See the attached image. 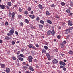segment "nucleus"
<instances>
[{
	"instance_id": "obj_17",
	"label": "nucleus",
	"mask_w": 73,
	"mask_h": 73,
	"mask_svg": "<svg viewBox=\"0 0 73 73\" xmlns=\"http://www.w3.org/2000/svg\"><path fill=\"white\" fill-rule=\"evenodd\" d=\"M15 12H13L11 13L12 17H15Z\"/></svg>"
},
{
	"instance_id": "obj_30",
	"label": "nucleus",
	"mask_w": 73,
	"mask_h": 73,
	"mask_svg": "<svg viewBox=\"0 0 73 73\" xmlns=\"http://www.w3.org/2000/svg\"><path fill=\"white\" fill-rule=\"evenodd\" d=\"M39 27L40 28H42L43 27V25H40Z\"/></svg>"
},
{
	"instance_id": "obj_15",
	"label": "nucleus",
	"mask_w": 73,
	"mask_h": 73,
	"mask_svg": "<svg viewBox=\"0 0 73 73\" xmlns=\"http://www.w3.org/2000/svg\"><path fill=\"white\" fill-rule=\"evenodd\" d=\"M46 15L47 16H50L51 15V14L48 11H46Z\"/></svg>"
},
{
	"instance_id": "obj_26",
	"label": "nucleus",
	"mask_w": 73,
	"mask_h": 73,
	"mask_svg": "<svg viewBox=\"0 0 73 73\" xmlns=\"http://www.w3.org/2000/svg\"><path fill=\"white\" fill-rule=\"evenodd\" d=\"M24 14H25V15H27V14H28V11H25L24 12Z\"/></svg>"
},
{
	"instance_id": "obj_40",
	"label": "nucleus",
	"mask_w": 73,
	"mask_h": 73,
	"mask_svg": "<svg viewBox=\"0 0 73 73\" xmlns=\"http://www.w3.org/2000/svg\"><path fill=\"white\" fill-rule=\"evenodd\" d=\"M70 6L71 7H73V2H71L70 3Z\"/></svg>"
},
{
	"instance_id": "obj_60",
	"label": "nucleus",
	"mask_w": 73,
	"mask_h": 73,
	"mask_svg": "<svg viewBox=\"0 0 73 73\" xmlns=\"http://www.w3.org/2000/svg\"><path fill=\"white\" fill-rule=\"evenodd\" d=\"M0 43L1 44V43H3V41L1 40H0Z\"/></svg>"
},
{
	"instance_id": "obj_12",
	"label": "nucleus",
	"mask_w": 73,
	"mask_h": 73,
	"mask_svg": "<svg viewBox=\"0 0 73 73\" xmlns=\"http://www.w3.org/2000/svg\"><path fill=\"white\" fill-rule=\"evenodd\" d=\"M51 30H49L48 31L47 35L48 36H49V35H50V34H51Z\"/></svg>"
},
{
	"instance_id": "obj_36",
	"label": "nucleus",
	"mask_w": 73,
	"mask_h": 73,
	"mask_svg": "<svg viewBox=\"0 0 73 73\" xmlns=\"http://www.w3.org/2000/svg\"><path fill=\"white\" fill-rule=\"evenodd\" d=\"M25 21L26 23H29V21L27 19H25Z\"/></svg>"
},
{
	"instance_id": "obj_24",
	"label": "nucleus",
	"mask_w": 73,
	"mask_h": 73,
	"mask_svg": "<svg viewBox=\"0 0 73 73\" xmlns=\"http://www.w3.org/2000/svg\"><path fill=\"white\" fill-rule=\"evenodd\" d=\"M60 45L61 48H64V44L62 43H61L60 44Z\"/></svg>"
},
{
	"instance_id": "obj_7",
	"label": "nucleus",
	"mask_w": 73,
	"mask_h": 73,
	"mask_svg": "<svg viewBox=\"0 0 73 73\" xmlns=\"http://www.w3.org/2000/svg\"><path fill=\"white\" fill-rule=\"evenodd\" d=\"M17 57H18V59H19V60H20V61H23L24 60V58H23L20 57V56H19V55H18L17 56Z\"/></svg>"
},
{
	"instance_id": "obj_25",
	"label": "nucleus",
	"mask_w": 73,
	"mask_h": 73,
	"mask_svg": "<svg viewBox=\"0 0 73 73\" xmlns=\"http://www.w3.org/2000/svg\"><path fill=\"white\" fill-rule=\"evenodd\" d=\"M9 39H10L9 38L8 36H6L5 37V40H9Z\"/></svg>"
},
{
	"instance_id": "obj_3",
	"label": "nucleus",
	"mask_w": 73,
	"mask_h": 73,
	"mask_svg": "<svg viewBox=\"0 0 73 73\" xmlns=\"http://www.w3.org/2000/svg\"><path fill=\"white\" fill-rule=\"evenodd\" d=\"M52 62L53 64H57L58 63V61L56 59H54Z\"/></svg>"
},
{
	"instance_id": "obj_49",
	"label": "nucleus",
	"mask_w": 73,
	"mask_h": 73,
	"mask_svg": "<svg viewBox=\"0 0 73 73\" xmlns=\"http://www.w3.org/2000/svg\"><path fill=\"white\" fill-rule=\"evenodd\" d=\"M70 13L68 14V16H72V14H73V13Z\"/></svg>"
},
{
	"instance_id": "obj_13",
	"label": "nucleus",
	"mask_w": 73,
	"mask_h": 73,
	"mask_svg": "<svg viewBox=\"0 0 73 73\" xmlns=\"http://www.w3.org/2000/svg\"><path fill=\"white\" fill-rule=\"evenodd\" d=\"M29 17L31 19H33L35 18V16L33 15H29Z\"/></svg>"
},
{
	"instance_id": "obj_27",
	"label": "nucleus",
	"mask_w": 73,
	"mask_h": 73,
	"mask_svg": "<svg viewBox=\"0 0 73 73\" xmlns=\"http://www.w3.org/2000/svg\"><path fill=\"white\" fill-rule=\"evenodd\" d=\"M40 23L42 24H44V22L42 20L40 21Z\"/></svg>"
},
{
	"instance_id": "obj_29",
	"label": "nucleus",
	"mask_w": 73,
	"mask_h": 73,
	"mask_svg": "<svg viewBox=\"0 0 73 73\" xmlns=\"http://www.w3.org/2000/svg\"><path fill=\"white\" fill-rule=\"evenodd\" d=\"M44 48L45 49H46V50H47V49H48V46H44Z\"/></svg>"
},
{
	"instance_id": "obj_56",
	"label": "nucleus",
	"mask_w": 73,
	"mask_h": 73,
	"mask_svg": "<svg viewBox=\"0 0 73 73\" xmlns=\"http://www.w3.org/2000/svg\"><path fill=\"white\" fill-rule=\"evenodd\" d=\"M21 50L22 52H23L24 51V50L23 49H22Z\"/></svg>"
},
{
	"instance_id": "obj_50",
	"label": "nucleus",
	"mask_w": 73,
	"mask_h": 73,
	"mask_svg": "<svg viewBox=\"0 0 73 73\" xmlns=\"http://www.w3.org/2000/svg\"><path fill=\"white\" fill-rule=\"evenodd\" d=\"M73 27H70L69 28V30H70H70H72V29H73Z\"/></svg>"
},
{
	"instance_id": "obj_20",
	"label": "nucleus",
	"mask_w": 73,
	"mask_h": 73,
	"mask_svg": "<svg viewBox=\"0 0 73 73\" xmlns=\"http://www.w3.org/2000/svg\"><path fill=\"white\" fill-rule=\"evenodd\" d=\"M47 22L48 23H49V24H51L52 23V21H51L50 20H47Z\"/></svg>"
},
{
	"instance_id": "obj_61",
	"label": "nucleus",
	"mask_w": 73,
	"mask_h": 73,
	"mask_svg": "<svg viewBox=\"0 0 73 73\" xmlns=\"http://www.w3.org/2000/svg\"><path fill=\"white\" fill-rule=\"evenodd\" d=\"M6 8L8 9H9V7L8 6H7L6 7Z\"/></svg>"
},
{
	"instance_id": "obj_1",
	"label": "nucleus",
	"mask_w": 73,
	"mask_h": 73,
	"mask_svg": "<svg viewBox=\"0 0 73 73\" xmlns=\"http://www.w3.org/2000/svg\"><path fill=\"white\" fill-rule=\"evenodd\" d=\"M10 33H7V35L8 36H11V35H13L14 33V30L13 29V28H11L9 32Z\"/></svg>"
},
{
	"instance_id": "obj_47",
	"label": "nucleus",
	"mask_w": 73,
	"mask_h": 73,
	"mask_svg": "<svg viewBox=\"0 0 73 73\" xmlns=\"http://www.w3.org/2000/svg\"><path fill=\"white\" fill-rule=\"evenodd\" d=\"M20 53V51H19L17 52V55H19Z\"/></svg>"
},
{
	"instance_id": "obj_42",
	"label": "nucleus",
	"mask_w": 73,
	"mask_h": 73,
	"mask_svg": "<svg viewBox=\"0 0 73 73\" xmlns=\"http://www.w3.org/2000/svg\"><path fill=\"white\" fill-rule=\"evenodd\" d=\"M12 59L13 60H16V57H12Z\"/></svg>"
},
{
	"instance_id": "obj_19",
	"label": "nucleus",
	"mask_w": 73,
	"mask_h": 73,
	"mask_svg": "<svg viewBox=\"0 0 73 73\" xmlns=\"http://www.w3.org/2000/svg\"><path fill=\"white\" fill-rule=\"evenodd\" d=\"M7 5H8V6H11L12 5V4L10 2H9L7 3Z\"/></svg>"
},
{
	"instance_id": "obj_33",
	"label": "nucleus",
	"mask_w": 73,
	"mask_h": 73,
	"mask_svg": "<svg viewBox=\"0 0 73 73\" xmlns=\"http://www.w3.org/2000/svg\"><path fill=\"white\" fill-rule=\"evenodd\" d=\"M57 37L58 39H60V38H61V36L60 35H58L57 36Z\"/></svg>"
},
{
	"instance_id": "obj_52",
	"label": "nucleus",
	"mask_w": 73,
	"mask_h": 73,
	"mask_svg": "<svg viewBox=\"0 0 73 73\" xmlns=\"http://www.w3.org/2000/svg\"><path fill=\"white\" fill-rule=\"evenodd\" d=\"M63 70L64 71H66V68H63Z\"/></svg>"
},
{
	"instance_id": "obj_6",
	"label": "nucleus",
	"mask_w": 73,
	"mask_h": 73,
	"mask_svg": "<svg viewBox=\"0 0 73 73\" xmlns=\"http://www.w3.org/2000/svg\"><path fill=\"white\" fill-rule=\"evenodd\" d=\"M32 59H33V58L31 56H29V62H31L32 61Z\"/></svg>"
},
{
	"instance_id": "obj_58",
	"label": "nucleus",
	"mask_w": 73,
	"mask_h": 73,
	"mask_svg": "<svg viewBox=\"0 0 73 73\" xmlns=\"http://www.w3.org/2000/svg\"><path fill=\"white\" fill-rule=\"evenodd\" d=\"M61 56H62V57H63V56H64V54H61Z\"/></svg>"
},
{
	"instance_id": "obj_4",
	"label": "nucleus",
	"mask_w": 73,
	"mask_h": 73,
	"mask_svg": "<svg viewBox=\"0 0 73 73\" xmlns=\"http://www.w3.org/2000/svg\"><path fill=\"white\" fill-rule=\"evenodd\" d=\"M68 24L70 26H72L73 25V23H72V21L69 20L68 21Z\"/></svg>"
},
{
	"instance_id": "obj_48",
	"label": "nucleus",
	"mask_w": 73,
	"mask_h": 73,
	"mask_svg": "<svg viewBox=\"0 0 73 73\" xmlns=\"http://www.w3.org/2000/svg\"><path fill=\"white\" fill-rule=\"evenodd\" d=\"M22 17V16L21 15H18V18H21V17Z\"/></svg>"
},
{
	"instance_id": "obj_16",
	"label": "nucleus",
	"mask_w": 73,
	"mask_h": 73,
	"mask_svg": "<svg viewBox=\"0 0 73 73\" xmlns=\"http://www.w3.org/2000/svg\"><path fill=\"white\" fill-rule=\"evenodd\" d=\"M51 33L52 36H54V35L55 34V32L54 30H52L51 31Z\"/></svg>"
},
{
	"instance_id": "obj_18",
	"label": "nucleus",
	"mask_w": 73,
	"mask_h": 73,
	"mask_svg": "<svg viewBox=\"0 0 73 73\" xmlns=\"http://www.w3.org/2000/svg\"><path fill=\"white\" fill-rule=\"evenodd\" d=\"M1 68H5V64H1Z\"/></svg>"
},
{
	"instance_id": "obj_11",
	"label": "nucleus",
	"mask_w": 73,
	"mask_h": 73,
	"mask_svg": "<svg viewBox=\"0 0 73 73\" xmlns=\"http://www.w3.org/2000/svg\"><path fill=\"white\" fill-rule=\"evenodd\" d=\"M6 73H8L10 72V69L9 68H7L6 69Z\"/></svg>"
},
{
	"instance_id": "obj_45",
	"label": "nucleus",
	"mask_w": 73,
	"mask_h": 73,
	"mask_svg": "<svg viewBox=\"0 0 73 73\" xmlns=\"http://www.w3.org/2000/svg\"><path fill=\"white\" fill-rule=\"evenodd\" d=\"M55 18H56V19H59V18H60V17H59V16H57L55 17Z\"/></svg>"
},
{
	"instance_id": "obj_37",
	"label": "nucleus",
	"mask_w": 73,
	"mask_h": 73,
	"mask_svg": "<svg viewBox=\"0 0 73 73\" xmlns=\"http://www.w3.org/2000/svg\"><path fill=\"white\" fill-rule=\"evenodd\" d=\"M66 41L65 40H64V41L62 43L64 45L66 44Z\"/></svg>"
},
{
	"instance_id": "obj_9",
	"label": "nucleus",
	"mask_w": 73,
	"mask_h": 73,
	"mask_svg": "<svg viewBox=\"0 0 73 73\" xmlns=\"http://www.w3.org/2000/svg\"><path fill=\"white\" fill-rule=\"evenodd\" d=\"M70 32V30L68 29H67L65 30V34H68Z\"/></svg>"
},
{
	"instance_id": "obj_28",
	"label": "nucleus",
	"mask_w": 73,
	"mask_h": 73,
	"mask_svg": "<svg viewBox=\"0 0 73 73\" xmlns=\"http://www.w3.org/2000/svg\"><path fill=\"white\" fill-rule=\"evenodd\" d=\"M66 12L67 13H70V10L67 9V10H66Z\"/></svg>"
},
{
	"instance_id": "obj_5",
	"label": "nucleus",
	"mask_w": 73,
	"mask_h": 73,
	"mask_svg": "<svg viewBox=\"0 0 73 73\" xmlns=\"http://www.w3.org/2000/svg\"><path fill=\"white\" fill-rule=\"evenodd\" d=\"M46 54L48 60H50L51 58H50L49 54L48 53H47Z\"/></svg>"
},
{
	"instance_id": "obj_21",
	"label": "nucleus",
	"mask_w": 73,
	"mask_h": 73,
	"mask_svg": "<svg viewBox=\"0 0 73 73\" xmlns=\"http://www.w3.org/2000/svg\"><path fill=\"white\" fill-rule=\"evenodd\" d=\"M38 7L40 9H42V6L41 5L39 4L38 5Z\"/></svg>"
},
{
	"instance_id": "obj_8",
	"label": "nucleus",
	"mask_w": 73,
	"mask_h": 73,
	"mask_svg": "<svg viewBox=\"0 0 73 73\" xmlns=\"http://www.w3.org/2000/svg\"><path fill=\"white\" fill-rule=\"evenodd\" d=\"M60 65H63V66H65L66 65L65 62H62V61H61L60 62Z\"/></svg>"
},
{
	"instance_id": "obj_64",
	"label": "nucleus",
	"mask_w": 73,
	"mask_h": 73,
	"mask_svg": "<svg viewBox=\"0 0 73 73\" xmlns=\"http://www.w3.org/2000/svg\"><path fill=\"white\" fill-rule=\"evenodd\" d=\"M12 18H11V20H13V19H14V18H15V17H12Z\"/></svg>"
},
{
	"instance_id": "obj_38",
	"label": "nucleus",
	"mask_w": 73,
	"mask_h": 73,
	"mask_svg": "<svg viewBox=\"0 0 73 73\" xmlns=\"http://www.w3.org/2000/svg\"><path fill=\"white\" fill-rule=\"evenodd\" d=\"M31 10V8L30 7H29L28 9V11H30Z\"/></svg>"
},
{
	"instance_id": "obj_46",
	"label": "nucleus",
	"mask_w": 73,
	"mask_h": 73,
	"mask_svg": "<svg viewBox=\"0 0 73 73\" xmlns=\"http://www.w3.org/2000/svg\"><path fill=\"white\" fill-rule=\"evenodd\" d=\"M36 21H38V20H40V18L39 17H38L36 19Z\"/></svg>"
},
{
	"instance_id": "obj_55",
	"label": "nucleus",
	"mask_w": 73,
	"mask_h": 73,
	"mask_svg": "<svg viewBox=\"0 0 73 73\" xmlns=\"http://www.w3.org/2000/svg\"><path fill=\"white\" fill-rule=\"evenodd\" d=\"M36 46V47H37V48H38V47H39V45H38V44H36L35 45Z\"/></svg>"
},
{
	"instance_id": "obj_32",
	"label": "nucleus",
	"mask_w": 73,
	"mask_h": 73,
	"mask_svg": "<svg viewBox=\"0 0 73 73\" xmlns=\"http://www.w3.org/2000/svg\"><path fill=\"white\" fill-rule=\"evenodd\" d=\"M20 26H23L24 25V24L22 22H21L20 23Z\"/></svg>"
},
{
	"instance_id": "obj_10",
	"label": "nucleus",
	"mask_w": 73,
	"mask_h": 73,
	"mask_svg": "<svg viewBox=\"0 0 73 73\" xmlns=\"http://www.w3.org/2000/svg\"><path fill=\"white\" fill-rule=\"evenodd\" d=\"M0 7L1 9H4L5 8V5H0Z\"/></svg>"
},
{
	"instance_id": "obj_14",
	"label": "nucleus",
	"mask_w": 73,
	"mask_h": 73,
	"mask_svg": "<svg viewBox=\"0 0 73 73\" xmlns=\"http://www.w3.org/2000/svg\"><path fill=\"white\" fill-rule=\"evenodd\" d=\"M29 68L30 70H31L32 71H34V70H35L33 68V67H32V66H29Z\"/></svg>"
},
{
	"instance_id": "obj_53",
	"label": "nucleus",
	"mask_w": 73,
	"mask_h": 73,
	"mask_svg": "<svg viewBox=\"0 0 73 73\" xmlns=\"http://www.w3.org/2000/svg\"><path fill=\"white\" fill-rule=\"evenodd\" d=\"M23 68L24 69H25V70H26L27 69V67H23Z\"/></svg>"
},
{
	"instance_id": "obj_54",
	"label": "nucleus",
	"mask_w": 73,
	"mask_h": 73,
	"mask_svg": "<svg viewBox=\"0 0 73 73\" xmlns=\"http://www.w3.org/2000/svg\"><path fill=\"white\" fill-rule=\"evenodd\" d=\"M30 27L31 28V29H33V27L32 25H31Z\"/></svg>"
},
{
	"instance_id": "obj_31",
	"label": "nucleus",
	"mask_w": 73,
	"mask_h": 73,
	"mask_svg": "<svg viewBox=\"0 0 73 73\" xmlns=\"http://www.w3.org/2000/svg\"><path fill=\"white\" fill-rule=\"evenodd\" d=\"M68 53H69V54H72L73 53V52L72 51L70 50L68 52Z\"/></svg>"
},
{
	"instance_id": "obj_39",
	"label": "nucleus",
	"mask_w": 73,
	"mask_h": 73,
	"mask_svg": "<svg viewBox=\"0 0 73 73\" xmlns=\"http://www.w3.org/2000/svg\"><path fill=\"white\" fill-rule=\"evenodd\" d=\"M5 25H8V22H6L5 23Z\"/></svg>"
},
{
	"instance_id": "obj_35",
	"label": "nucleus",
	"mask_w": 73,
	"mask_h": 73,
	"mask_svg": "<svg viewBox=\"0 0 73 73\" xmlns=\"http://www.w3.org/2000/svg\"><path fill=\"white\" fill-rule=\"evenodd\" d=\"M20 57H24V55L23 54H21L19 56Z\"/></svg>"
},
{
	"instance_id": "obj_63",
	"label": "nucleus",
	"mask_w": 73,
	"mask_h": 73,
	"mask_svg": "<svg viewBox=\"0 0 73 73\" xmlns=\"http://www.w3.org/2000/svg\"><path fill=\"white\" fill-rule=\"evenodd\" d=\"M25 73H31V72L29 71H26Z\"/></svg>"
},
{
	"instance_id": "obj_34",
	"label": "nucleus",
	"mask_w": 73,
	"mask_h": 73,
	"mask_svg": "<svg viewBox=\"0 0 73 73\" xmlns=\"http://www.w3.org/2000/svg\"><path fill=\"white\" fill-rule=\"evenodd\" d=\"M19 11L20 12H22V9L21 8H19Z\"/></svg>"
},
{
	"instance_id": "obj_2",
	"label": "nucleus",
	"mask_w": 73,
	"mask_h": 73,
	"mask_svg": "<svg viewBox=\"0 0 73 73\" xmlns=\"http://www.w3.org/2000/svg\"><path fill=\"white\" fill-rule=\"evenodd\" d=\"M28 46L29 48L33 49H35V50L36 49V48L34 47V46L32 44H29Z\"/></svg>"
},
{
	"instance_id": "obj_57",
	"label": "nucleus",
	"mask_w": 73,
	"mask_h": 73,
	"mask_svg": "<svg viewBox=\"0 0 73 73\" xmlns=\"http://www.w3.org/2000/svg\"><path fill=\"white\" fill-rule=\"evenodd\" d=\"M60 67L61 68H64V67L62 66H60Z\"/></svg>"
},
{
	"instance_id": "obj_62",
	"label": "nucleus",
	"mask_w": 73,
	"mask_h": 73,
	"mask_svg": "<svg viewBox=\"0 0 73 73\" xmlns=\"http://www.w3.org/2000/svg\"><path fill=\"white\" fill-rule=\"evenodd\" d=\"M15 34H16V35H18V32L17 31L15 32Z\"/></svg>"
},
{
	"instance_id": "obj_41",
	"label": "nucleus",
	"mask_w": 73,
	"mask_h": 73,
	"mask_svg": "<svg viewBox=\"0 0 73 73\" xmlns=\"http://www.w3.org/2000/svg\"><path fill=\"white\" fill-rule=\"evenodd\" d=\"M11 11H9V17H11Z\"/></svg>"
},
{
	"instance_id": "obj_23",
	"label": "nucleus",
	"mask_w": 73,
	"mask_h": 73,
	"mask_svg": "<svg viewBox=\"0 0 73 73\" xmlns=\"http://www.w3.org/2000/svg\"><path fill=\"white\" fill-rule=\"evenodd\" d=\"M65 5V3L64 2H62L61 3V5L62 6H64Z\"/></svg>"
},
{
	"instance_id": "obj_43",
	"label": "nucleus",
	"mask_w": 73,
	"mask_h": 73,
	"mask_svg": "<svg viewBox=\"0 0 73 73\" xmlns=\"http://www.w3.org/2000/svg\"><path fill=\"white\" fill-rule=\"evenodd\" d=\"M55 7V5L54 4L51 5V7Z\"/></svg>"
},
{
	"instance_id": "obj_51",
	"label": "nucleus",
	"mask_w": 73,
	"mask_h": 73,
	"mask_svg": "<svg viewBox=\"0 0 73 73\" xmlns=\"http://www.w3.org/2000/svg\"><path fill=\"white\" fill-rule=\"evenodd\" d=\"M54 51H55V52H58V50H57V49H56L54 50Z\"/></svg>"
},
{
	"instance_id": "obj_22",
	"label": "nucleus",
	"mask_w": 73,
	"mask_h": 73,
	"mask_svg": "<svg viewBox=\"0 0 73 73\" xmlns=\"http://www.w3.org/2000/svg\"><path fill=\"white\" fill-rule=\"evenodd\" d=\"M46 51L45 50L43 49L42 50V53H46Z\"/></svg>"
},
{
	"instance_id": "obj_59",
	"label": "nucleus",
	"mask_w": 73,
	"mask_h": 73,
	"mask_svg": "<svg viewBox=\"0 0 73 73\" xmlns=\"http://www.w3.org/2000/svg\"><path fill=\"white\" fill-rule=\"evenodd\" d=\"M46 64H47V65H49V64H50V63L49 62H48V63H46Z\"/></svg>"
},
{
	"instance_id": "obj_44",
	"label": "nucleus",
	"mask_w": 73,
	"mask_h": 73,
	"mask_svg": "<svg viewBox=\"0 0 73 73\" xmlns=\"http://www.w3.org/2000/svg\"><path fill=\"white\" fill-rule=\"evenodd\" d=\"M12 44L13 45H15V42H14V41H12Z\"/></svg>"
}]
</instances>
